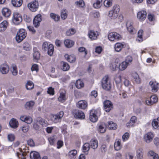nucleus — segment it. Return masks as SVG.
Wrapping results in <instances>:
<instances>
[{
	"mask_svg": "<svg viewBox=\"0 0 159 159\" xmlns=\"http://www.w3.org/2000/svg\"><path fill=\"white\" fill-rule=\"evenodd\" d=\"M115 80L118 89L120 90L121 88V85L120 84L121 81V76L120 75L116 76L115 78Z\"/></svg>",
	"mask_w": 159,
	"mask_h": 159,
	"instance_id": "obj_23",
	"label": "nucleus"
},
{
	"mask_svg": "<svg viewBox=\"0 0 159 159\" xmlns=\"http://www.w3.org/2000/svg\"><path fill=\"white\" fill-rule=\"evenodd\" d=\"M150 99L152 100V102L154 103L157 102L158 100L157 97L154 95L151 96Z\"/></svg>",
	"mask_w": 159,
	"mask_h": 159,
	"instance_id": "obj_58",
	"label": "nucleus"
},
{
	"mask_svg": "<svg viewBox=\"0 0 159 159\" xmlns=\"http://www.w3.org/2000/svg\"><path fill=\"white\" fill-rule=\"evenodd\" d=\"M49 45L47 42H44L42 45V49L44 51H46L48 49Z\"/></svg>",
	"mask_w": 159,
	"mask_h": 159,
	"instance_id": "obj_54",
	"label": "nucleus"
},
{
	"mask_svg": "<svg viewBox=\"0 0 159 159\" xmlns=\"http://www.w3.org/2000/svg\"><path fill=\"white\" fill-rule=\"evenodd\" d=\"M100 149L102 152L105 153L107 150L106 145L105 144L102 145L100 148Z\"/></svg>",
	"mask_w": 159,
	"mask_h": 159,
	"instance_id": "obj_59",
	"label": "nucleus"
},
{
	"mask_svg": "<svg viewBox=\"0 0 159 159\" xmlns=\"http://www.w3.org/2000/svg\"><path fill=\"white\" fill-rule=\"evenodd\" d=\"M63 143L61 140H59L57 143V148L58 149L60 148L63 145Z\"/></svg>",
	"mask_w": 159,
	"mask_h": 159,
	"instance_id": "obj_64",
	"label": "nucleus"
},
{
	"mask_svg": "<svg viewBox=\"0 0 159 159\" xmlns=\"http://www.w3.org/2000/svg\"><path fill=\"white\" fill-rule=\"evenodd\" d=\"M67 11L66 9L62 10L61 12V17L63 20H65L67 17V14L66 13Z\"/></svg>",
	"mask_w": 159,
	"mask_h": 159,
	"instance_id": "obj_45",
	"label": "nucleus"
},
{
	"mask_svg": "<svg viewBox=\"0 0 159 159\" xmlns=\"http://www.w3.org/2000/svg\"><path fill=\"white\" fill-rule=\"evenodd\" d=\"M47 92L50 95H53L54 94V89L52 87H50L48 89Z\"/></svg>",
	"mask_w": 159,
	"mask_h": 159,
	"instance_id": "obj_57",
	"label": "nucleus"
},
{
	"mask_svg": "<svg viewBox=\"0 0 159 159\" xmlns=\"http://www.w3.org/2000/svg\"><path fill=\"white\" fill-rule=\"evenodd\" d=\"M129 137V134L128 133H125L122 136V139L123 141H125L128 139Z\"/></svg>",
	"mask_w": 159,
	"mask_h": 159,
	"instance_id": "obj_62",
	"label": "nucleus"
},
{
	"mask_svg": "<svg viewBox=\"0 0 159 159\" xmlns=\"http://www.w3.org/2000/svg\"><path fill=\"white\" fill-rule=\"evenodd\" d=\"M66 100L65 95L63 93H61L60 95L58 98V101L61 102H63Z\"/></svg>",
	"mask_w": 159,
	"mask_h": 159,
	"instance_id": "obj_49",
	"label": "nucleus"
},
{
	"mask_svg": "<svg viewBox=\"0 0 159 159\" xmlns=\"http://www.w3.org/2000/svg\"><path fill=\"white\" fill-rule=\"evenodd\" d=\"M42 20V16L40 14H38L35 16L33 21L34 26L38 28L40 25V23Z\"/></svg>",
	"mask_w": 159,
	"mask_h": 159,
	"instance_id": "obj_10",
	"label": "nucleus"
},
{
	"mask_svg": "<svg viewBox=\"0 0 159 159\" xmlns=\"http://www.w3.org/2000/svg\"><path fill=\"white\" fill-rule=\"evenodd\" d=\"M18 122L17 120L14 118H12L11 119L9 122V125L12 128H16L18 127Z\"/></svg>",
	"mask_w": 159,
	"mask_h": 159,
	"instance_id": "obj_22",
	"label": "nucleus"
},
{
	"mask_svg": "<svg viewBox=\"0 0 159 159\" xmlns=\"http://www.w3.org/2000/svg\"><path fill=\"white\" fill-rule=\"evenodd\" d=\"M133 59L131 56H127L125 59V62H126L129 65V62H131L132 61Z\"/></svg>",
	"mask_w": 159,
	"mask_h": 159,
	"instance_id": "obj_60",
	"label": "nucleus"
},
{
	"mask_svg": "<svg viewBox=\"0 0 159 159\" xmlns=\"http://www.w3.org/2000/svg\"><path fill=\"white\" fill-rule=\"evenodd\" d=\"M23 48L24 50L27 51H29L30 49V46L27 42H25L23 43Z\"/></svg>",
	"mask_w": 159,
	"mask_h": 159,
	"instance_id": "obj_39",
	"label": "nucleus"
},
{
	"mask_svg": "<svg viewBox=\"0 0 159 159\" xmlns=\"http://www.w3.org/2000/svg\"><path fill=\"white\" fill-rule=\"evenodd\" d=\"M75 4L80 7H84L85 6L84 2L83 0H80L75 2Z\"/></svg>",
	"mask_w": 159,
	"mask_h": 159,
	"instance_id": "obj_47",
	"label": "nucleus"
},
{
	"mask_svg": "<svg viewBox=\"0 0 159 159\" xmlns=\"http://www.w3.org/2000/svg\"><path fill=\"white\" fill-rule=\"evenodd\" d=\"M22 0H11V3L13 6L16 7H19L22 4Z\"/></svg>",
	"mask_w": 159,
	"mask_h": 159,
	"instance_id": "obj_24",
	"label": "nucleus"
},
{
	"mask_svg": "<svg viewBox=\"0 0 159 159\" xmlns=\"http://www.w3.org/2000/svg\"><path fill=\"white\" fill-rule=\"evenodd\" d=\"M153 137L154 136L152 133L148 132L145 134L144 139L146 143H149L152 140Z\"/></svg>",
	"mask_w": 159,
	"mask_h": 159,
	"instance_id": "obj_13",
	"label": "nucleus"
},
{
	"mask_svg": "<svg viewBox=\"0 0 159 159\" xmlns=\"http://www.w3.org/2000/svg\"><path fill=\"white\" fill-rule=\"evenodd\" d=\"M108 38L111 41H114L115 40H119L121 38L120 35L117 33L113 32L109 33L108 35Z\"/></svg>",
	"mask_w": 159,
	"mask_h": 159,
	"instance_id": "obj_8",
	"label": "nucleus"
},
{
	"mask_svg": "<svg viewBox=\"0 0 159 159\" xmlns=\"http://www.w3.org/2000/svg\"><path fill=\"white\" fill-rule=\"evenodd\" d=\"M65 46L67 48H70L74 44V42L72 40L66 39L64 42Z\"/></svg>",
	"mask_w": 159,
	"mask_h": 159,
	"instance_id": "obj_31",
	"label": "nucleus"
},
{
	"mask_svg": "<svg viewBox=\"0 0 159 159\" xmlns=\"http://www.w3.org/2000/svg\"><path fill=\"white\" fill-rule=\"evenodd\" d=\"M9 68L8 66L6 64L2 65L0 67V71L2 74H6L9 71Z\"/></svg>",
	"mask_w": 159,
	"mask_h": 159,
	"instance_id": "obj_15",
	"label": "nucleus"
},
{
	"mask_svg": "<svg viewBox=\"0 0 159 159\" xmlns=\"http://www.w3.org/2000/svg\"><path fill=\"white\" fill-rule=\"evenodd\" d=\"M108 127L110 129H116L117 128V125L116 124L111 121L108 122Z\"/></svg>",
	"mask_w": 159,
	"mask_h": 159,
	"instance_id": "obj_33",
	"label": "nucleus"
},
{
	"mask_svg": "<svg viewBox=\"0 0 159 159\" xmlns=\"http://www.w3.org/2000/svg\"><path fill=\"white\" fill-rule=\"evenodd\" d=\"M90 144L89 143H85L83 146V152L86 154H87L88 151L90 148Z\"/></svg>",
	"mask_w": 159,
	"mask_h": 159,
	"instance_id": "obj_28",
	"label": "nucleus"
},
{
	"mask_svg": "<svg viewBox=\"0 0 159 159\" xmlns=\"http://www.w3.org/2000/svg\"><path fill=\"white\" fill-rule=\"evenodd\" d=\"M28 7L33 12L36 11L39 7V3L38 0H35L28 4Z\"/></svg>",
	"mask_w": 159,
	"mask_h": 159,
	"instance_id": "obj_5",
	"label": "nucleus"
},
{
	"mask_svg": "<svg viewBox=\"0 0 159 159\" xmlns=\"http://www.w3.org/2000/svg\"><path fill=\"white\" fill-rule=\"evenodd\" d=\"M11 70L14 75H16L17 74V67L15 65H12L11 68Z\"/></svg>",
	"mask_w": 159,
	"mask_h": 159,
	"instance_id": "obj_42",
	"label": "nucleus"
},
{
	"mask_svg": "<svg viewBox=\"0 0 159 159\" xmlns=\"http://www.w3.org/2000/svg\"><path fill=\"white\" fill-rule=\"evenodd\" d=\"M90 147L93 149H96L98 146V141L96 140L92 139L90 142Z\"/></svg>",
	"mask_w": 159,
	"mask_h": 159,
	"instance_id": "obj_26",
	"label": "nucleus"
},
{
	"mask_svg": "<svg viewBox=\"0 0 159 159\" xmlns=\"http://www.w3.org/2000/svg\"><path fill=\"white\" fill-rule=\"evenodd\" d=\"M34 104V102L33 101L27 102L25 105V107L27 109H30L33 107Z\"/></svg>",
	"mask_w": 159,
	"mask_h": 159,
	"instance_id": "obj_32",
	"label": "nucleus"
},
{
	"mask_svg": "<svg viewBox=\"0 0 159 159\" xmlns=\"http://www.w3.org/2000/svg\"><path fill=\"white\" fill-rule=\"evenodd\" d=\"M27 33L25 30L23 29H20L18 31L16 39L18 43L21 42L26 37Z\"/></svg>",
	"mask_w": 159,
	"mask_h": 159,
	"instance_id": "obj_3",
	"label": "nucleus"
},
{
	"mask_svg": "<svg viewBox=\"0 0 159 159\" xmlns=\"http://www.w3.org/2000/svg\"><path fill=\"white\" fill-rule=\"evenodd\" d=\"M97 111L94 110H91L90 113L89 119L90 121L93 122L97 121L98 117L97 116Z\"/></svg>",
	"mask_w": 159,
	"mask_h": 159,
	"instance_id": "obj_11",
	"label": "nucleus"
},
{
	"mask_svg": "<svg viewBox=\"0 0 159 159\" xmlns=\"http://www.w3.org/2000/svg\"><path fill=\"white\" fill-rule=\"evenodd\" d=\"M101 83L103 89L107 91L111 89V84L109 80V77L108 75H106L103 78Z\"/></svg>",
	"mask_w": 159,
	"mask_h": 159,
	"instance_id": "obj_2",
	"label": "nucleus"
},
{
	"mask_svg": "<svg viewBox=\"0 0 159 159\" xmlns=\"http://www.w3.org/2000/svg\"><path fill=\"white\" fill-rule=\"evenodd\" d=\"M75 30L73 29H71L67 30L66 33V35L68 36H70L74 34L75 33Z\"/></svg>",
	"mask_w": 159,
	"mask_h": 159,
	"instance_id": "obj_50",
	"label": "nucleus"
},
{
	"mask_svg": "<svg viewBox=\"0 0 159 159\" xmlns=\"http://www.w3.org/2000/svg\"><path fill=\"white\" fill-rule=\"evenodd\" d=\"M63 65L61 69L64 71L68 70L70 69V66L68 63L66 62H63Z\"/></svg>",
	"mask_w": 159,
	"mask_h": 159,
	"instance_id": "obj_41",
	"label": "nucleus"
},
{
	"mask_svg": "<svg viewBox=\"0 0 159 159\" xmlns=\"http://www.w3.org/2000/svg\"><path fill=\"white\" fill-rule=\"evenodd\" d=\"M129 65L126 62L124 61L122 62L119 65V69L121 70H125L127 67Z\"/></svg>",
	"mask_w": 159,
	"mask_h": 159,
	"instance_id": "obj_35",
	"label": "nucleus"
},
{
	"mask_svg": "<svg viewBox=\"0 0 159 159\" xmlns=\"http://www.w3.org/2000/svg\"><path fill=\"white\" fill-rule=\"evenodd\" d=\"M63 115V112L62 111H61L57 114L52 115L51 118L52 120L55 123L60 122L61 121Z\"/></svg>",
	"mask_w": 159,
	"mask_h": 159,
	"instance_id": "obj_4",
	"label": "nucleus"
},
{
	"mask_svg": "<svg viewBox=\"0 0 159 159\" xmlns=\"http://www.w3.org/2000/svg\"><path fill=\"white\" fill-rule=\"evenodd\" d=\"M143 33V31L142 30H140L138 33V38H139L140 39H138L137 40H138L139 41H143V38H142V34Z\"/></svg>",
	"mask_w": 159,
	"mask_h": 159,
	"instance_id": "obj_52",
	"label": "nucleus"
},
{
	"mask_svg": "<svg viewBox=\"0 0 159 159\" xmlns=\"http://www.w3.org/2000/svg\"><path fill=\"white\" fill-rule=\"evenodd\" d=\"M77 153V151L75 150H73L70 151L69 153V154L70 158H74Z\"/></svg>",
	"mask_w": 159,
	"mask_h": 159,
	"instance_id": "obj_51",
	"label": "nucleus"
},
{
	"mask_svg": "<svg viewBox=\"0 0 159 159\" xmlns=\"http://www.w3.org/2000/svg\"><path fill=\"white\" fill-rule=\"evenodd\" d=\"M13 21L15 24L18 25L22 21L21 15L17 12H15L13 15Z\"/></svg>",
	"mask_w": 159,
	"mask_h": 159,
	"instance_id": "obj_9",
	"label": "nucleus"
},
{
	"mask_svg": "<svg viewBox=\"0 0 159 159\" xmlns=\"http://www.w3.org/2000/svg\"><path fill=\"white\" fill-rule=\"evenodd\" d=\"M114 147L116 150L117 151L120 150L121 148L120 141L118 140L114 144Z\"/></svg>",
	"mask_w": 159,
	"mask_h": 159,
	"instance_id": "obj_43",
	"label": "nucleus"
},
{
	"mask_svg": "<svg viewBox=\"0 0 159 159\" xmlns=\"http://www.w3.org/2000/svg\"><path fill=\"white\" fill-rule=\"evenodd\" d=\"M34 87V84L33 82L31 81H27L26 85V88L28 90H30Z\"/></svg>",
	"mask_w": 159,
	"mask_h": 159,
	"instance_id": "obj_40",
	"label": "nucleus"
},
{
	"mask_svg": "<svg viewBox=\"0 0 159 159\" xmlns=\"http://www.w3.org/2000/svg\"><path fill=\"white\" fill-rule=\"evenodd\" d=\"M31 159H41L40 154L36 151L31 152L30 154Z\"/></svg>",
	"mask_w": 159,
	"mask_h": 159,
	"instance_id": "obj_20",
	"label": "nucleus"
},
{
	"mask_svg": "<svg viewBox=\"0 0 159 159\" xmlns=\"http://www.w3.org/2000/svg\"><path fill=\"white\" fill-rule=\"evenodd\" d=\"M7 138L8 140L12 142L15 139V136L13 134H9L7 136Z\"/></svg>",
	"mask_w": 159,
	"mask_h": 159,
	"instance_id": "obj_55",
	"label": "nucleus"
},
{
	"mask_svg": "<svg viewBox=\"0 0 159 159\" xmlns=\"http://www.w3.org/2000/svg\"><path fill=\"white\" fill-rule=\"evenodd\" d=\"M2 13L3 15L5 17H8L11 14V11L9 9L7 8H4L2 10Z\"/></svg>",
	"mask_w": 159,
	"mask_h": 159,
	"instance_id": "obj_25",
	"label": "nucleus"
},
{
	"mask_svg": "<svg viewBox=\"0 0 159 159\" xmlns=\"http://www.w3.org/2000/svg\"><path fill=\"white\" fill-rule=\"evenodd\" d=\"M152 124L154 128L159 129V117L154 119L152 121Z\"/></svg>",
	"mask_w": 159,
	"mask_h": 159,
	"instance_id": "obj_27",
	"label": "nucleus"
},
{
	"mask_svg": "<svg viewBox=\"0 0 159 159\" xmlns=\"http://www.w3.org/2000/svg\"><path fill=\"white\" fill-rule=\"evenodd\" d=\"M78 51L80 52H84L85 53L84 57H85L86 55L88 53V51L86 50L85 48L83 47H80L79 48Z\"/></svg>",
	"mask_w": 159,
	"mask_h": 159,
	"instance_id": "obj_53",
	"label": "nucleus"
},
{
	"mask_svg": "<svg viewBox=\"0 0 159 159\" xmlns=\"http://www.w3.org/2000/svg\"><path fill=\"white\" fill-rule=\"evenodd\" d=\"M102 0H97L96 2L93 4V7L95 8H99L101 7Z\"/></svg>",
	"mask_w": 159,
	"mask_h": 159,
	"instance_id": "obj_44",
	"label": "nucleus"
},
{
	"mask_svg": "<svg viewBox=\"0 0 159 159\" xmlns=\"http://www.w3.org/2000/svg\"><path fill=\"white\" fill-rule=\"evenodd\" d=\"M25 122L28 124H30L33 121L32 119L30 116L26 117Z\"/></svg>",
	"mask_w": 159,
	"mask_h": 159,
	"instance_id": "obj_61",
	"label": "nucleus"
},
{
	"mask_svg": "<svg viewBox=\"0 0 159 159\" xmlns=\"http://www.w3.org/2000/svg\"><path fill=\"white\" fill-rule=\"evenodd\" d=\"M123 45L120 43H117L115 46V49L116 51L119 52L121 50Z\"/></svg>",
	"mask_w": 159,
	"mask_h": 159,
	"instance_id": "obj_38",
	"label": "nucleus"
},
{
	"mask_svg": "<svg viewBox=\"0 0 159 159\" xmlns=\"http://www.w3.org/2000/svg\"><path fill=\"white\" fill-rule=\"evenodd\" d=\"M120 10V6L117 5H114L112 10L109 12V16L112 19H115L118 16Z\"/></svg>",
	"mask_w": 159,
	"mask_h": 159,
	"instance_id": "obj_1",
	"label": "nucleus"
},
{
	"mask_svg": "<svg viewBox=\"0 0 159 159\" xmlns=\"http://www.w3.org/2000/svg\"><path fill=\"white\" fill-rule=\"evenodd\" d=\"M73 113L76 119H83L85 118L84 113L81 111L74 109L73 110Z\"/></svg>",
	"mask_w": 159,
	"mask_h": 159,
	"instance_id": "obj_7",
	"label": "nucleus"
},
{
	"mask_svg": "<svg viewBox=\"0 0 159 159\" xmlns=\"http://www.w3.org/2000/svg\"><path fill=\"white\" fill-rule=\"evenodd\" d=\"M136 153L137 158L138 159H142L143 154V149L141 148H139L137 150Z\"/></svg>",
	"mask_w": 159,
	"mask_h": 159,
	"instance_id": "obj_34",
	"label": "nucleus"
},
{
	"mask_svg": "<svg viewBox=\"0 0 159 159\" xmlns=\"http://www.w3.org/2000/svg\"><path fill=\"white\" fill-rule=\"evenodd\" d=\"M154 16L153 15L151 14H148V20L151 21H153L154 19Z\"/></svg>",
	"mask_w": 159,
	"mask_h": 159,
	"instance_id": "obj_63",
	"label": "nucleus"
},
{
	"mask_svg": "<svg viewBox=\"0 0 159 159\" xmlns=\"http://www.w3.org/2000/svg\"><path fill=\"white\" fill-rule=\"evenodd\" d=\"M7 25V22L5 20L0 24V32L5 31L6 29Z\"/></svg>",
	"mask_w": 159,
	"mask_h": 159,
	"instance_id": "obj_29",
	"label": "nucleus"
},
{
	"mask_svg": "<svg viewBox=\"0 0 159 159\" xmlns=\"http://www.w3.org/2000/svg\"><path fill=\"white\" fill-rule=\"evenodd\" d=\"M112 0H105L104 2V5L106 7H108L112 5Z\"/></svg>",
	"mask_w": 159,
	"mask_h": 159,
	"instance_id": "obj_48",
	"label": "nucleus"
},
{
	"mask_svg": "<svg viewBox=\"0 0 159 159\" xmlns=\"http://www.w3.org/2000/svg\"><path fill=\"white\" fill-rule=\"evenodd\" d=\"M64 57L67 61L70 63L74 62L76 60V57L73 54L69 55L66 54L65 55Z\"/></svg>",
	"mask_w": 159,
	"mask_h": 159,
	"instance_id": "obj_17",
	"label": "nucleus"
},
{
	"mask_svg": "<svg viewBox=\"0 0 159 159\" xmlns=\"http://www.w3.org/2000/svg\"><path fill=\"white\" fill-rule=\"evenodd\" d=\"M48 55L50 56H52L53 53L54 51V46L52 44H50L49 45V47L48 50Z\"/></svg>",
	"mask_w": 159,
	"mask_h": 159,
	"instance_id": "obj_36",
	"label": "nucleus"
},
{
	"mask_svg": "<svg viewBox=\"0 0 159 159\" xmlns=\"http://www.w3.org/2000/svg\"><path fill=\"white\" fill-rule=\"evenodd\" d=\"M106 126L104 123L101 124L99 126L98 131L101 133H103L106 131Z\"/></svg>",
	"mask_w": 159,
	"mask_h": 159,
	"instance_id": "obj_30",
	"label": "nucleus"
},
{
	"mask_svg": "<svg viewBox=\"0 0 159 159\" xmlns=\"http://www.w3.org/2000/svg\"><path fill=\"white\" fill-rule=\"evenodd\" d=\"M29 129V126L28 125H24L22 127V130L24 133L27 132Z\"/></svg>",
	"mask_w": 159,
	"mask_h": 159,
	"instance_id": "obj_56",
	"label": "nucleus"
},
{
	"mask_svg": "<svg viewBox=\"0 0 159 159\" xmlns=\"http://www.w3.org/2000/svg\"><path fill=\"white\" fill-rule=\"evenodd\" d=\"M87 103L86 101L83 100L79 101L76 104L77 107L83 109H85L87 106Z\"/></svg>",
	"mask_w": 159,
	"mask_h": 159,
	"instance_id": "obj_14",
	"label": "nucleus"
},
{
	"mask_svg": "<svg viewBox=\"0 0 159 159\" xmlns=\"http://www.w3.org/2000/svg\"><path fill=\"white\" fill-rule=\"evenodd\" d=\"M152 88V91L153 92L157 91L159 88V84L156 82L150 81L149 83Z\"/></svg>",
	"mask_w": 159,
	"mask_h": 159,
	"instance_id": "obj_18",
	"label": "nucleus"
},
{
	"mask_svg": "<svg viewBox=\"0 0 159 159\" xmlns=\"http://www.w3.org/2000/svg\"><path fill=\"white\" fill-rule=\"evenodd\" d=\"M126 26L128 31L130 33L133 34L135 32L134 29L130 21H128L127 22Z\"/></svg>",
	"mask_w": 159,
	"mask_h": 159,
	"instance_id": "obj_21",
	"label": "nucleus"
},
{
	"mask_svg": "<svg viewBox=\"0 0 159 159\" xmlns=\"http://www.w3.org/2000/svg\"><path fill=\"white\" fill-rule=\"evenodd\" d=\"M75 85L77 88L80 89L84 87V84L80 80H78L76 82Z\"/></svg>",
	"mask_w": 159,
	"mask_h": 159,
	"instance_id": "obj_37",
	"label": "nucleus"
},
{
	"mask_svg": "<svg viewBox=\"0 0 159 159\" xmlns=\"http://www.w3.org/2000/svg\"><path fill=\"white\" fill-rule=\"evenodd\" d=\"M99 33L98 32H96V33L93 30H90L88 33V35L89 38L92 40H95L97 38V36L99 34Z\"/></svg>",
	"mask_w": 159,
	"mask_h": 159,
	"instance_id": "obj_16",
	"label": "nucleus"
},
{
	"mask_svg": "<svg viewBox=\"0 0 159 159\" xmlns=\"http://www.w3.org/2000/svg\"><path fill=\"white\" fill-rule=\"evenodd\" d=\"M50 16L55 21H58L60 19V17L59 16L53 13H51L50 15Z\"/></svg>",
	"mask_w": 159,
	"mask_h": 159,
	"instance_id": "obj_46",
	"label": "nucleus"
},
{
	"mask_svg": "<svg viewBox=\"0 0 159 159\" xmlns=\"http://www.w3.org/2000/svg\"><path fill=\"white\" fill-rule=\"evenodd\" d=\"M147 12L145 11H141L139 12L137 14V17L140 21H143L146 18Z\"/></svg>",
	"mask_w": 159,
	"mask_h": 159,
	"instance_id": "obj_12",
	"label": "nucleus"
},
{
	"mask_svg": "<svg viewBox=\"0 0 159 159\" xmlns=\"http://www.w3.org/2000/svg\"><path fill=\"white\" fill-rule=\"evenodd\" d=\"M33 59L34 60H38L39 59L40 57V54L39 52L38 51L37 48L36 47H34L33 49Z\"/></svg>",
	"mask_w": 159,
	"mask_h": 159,
	"instance_id": "obj_19",
	"label": "nucleus"
},
{
	"mask_svg": "<svg viewBox=\"0 0 159 159\" xmlns=\"http://www.w3.org/2000/svg\"><path fill=\"white\" fill-rule=\"evenodd\" d=\"M103 106L105 111L109 112L113 109V104L109 100H106L103 102Z\"/></svg>",
	"mask_w": 159,
	"mask_h": 159,
	"instance_id": "obj_6",
	"label": "nucleus"
}]
</instances>
